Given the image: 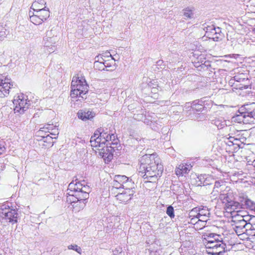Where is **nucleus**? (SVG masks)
Returning a JSON list of instances; mask_svg holds the SVG:
<instances>
[{"label": "nucleus", "instance_id": "obj_1", "mask_svg": "<svg viewBox=\"0 0 255 255\" xmlns=\"http://www.w3.org/2000/svg\"><path fill=\"white\" fill-rule=\"evenodd\" d=\"M139 162L138 175L147 179L145 182H155L158 177L161 175L163 167L156 154H145L140 158Z\"/></svg>", "mask_w": 255, "mask_h": 255}, {"label": "nucleus", "instance_id": "obj_2", "mask_svg": "<svg viewBox=\"0 0 255 255\" xmlns=\"http://www.w3.org/2000/svg\"><path fill=\"white\" fill-rule=\"evenodd\" d=\"M210 238H205L204 244L207 249V253L212 255H223L225 252V244L218 238L210 240Z\"/></svg>", "mask_w": 255, "mask_h": 255}, {"label": "nucleus", "instance_id": "obj_3", "mask_svg": "<svg viewBox=\"0 0 255 255\" xmlns=\"http://www.w3.org/2000/svg\"><path fill=\"white\" fill-rule=\"evenodd\" d=\"M68 191V192L67 194L68 196L67 197V201H69L71 204L76 203L78 202L80 204L82 203L80 207L83 208L85 205V201L88 198L82 197L83 193L75 188L74 181L71 182L69 184Z\"/></svg>", "mask_w": 255, "mask_h": 255}, {"label": "nucleus", "instance_id": "obj_4", "mask_svg": "<svg viewBox=\"0 0 255 255\" xmlns=\"http://www.w3.org/2000/svg\"><path fill=\"white\" fill-rule=\"evenodd\" d=\"M13 104L14 106V113L22 114L29 108L31 105V102L28 100L26 95L21 94L14 97L13 100Z\"/></svg>", "mask_w": 255, "mask_h": 255}, {"label": "nucleus", "instance_id": "obj_5", "mask_svg": "<svg viewBox=\"0 0 255 255\" xmlns=\"http://www.w3.org/2000/svg\"><path fill=\"white\" fill-rule=\"evenodd\" d=\"M0 216L13 224L17 222L18 213L15 209H11L9 206L4 204L0 206Z\"/></svg>", "mask_w": 255, "mask_h": 255}, {"label": "nucleus", "instance_id": "obj_6", "mask_svg": "<svg viewBox=\"0 0 255 255\" xmlns=\"http://www.w3.org/2000/svg\"><path fill=\"white\" fill-rule=\"evenodd\" d=\"M13 86L10 79L5 75H0V98L7 97L9 93L10 89Z\"/></svg>", "mask_w": 255, "mask_h": 255}, {"label": "nucleus", "instance_id": "obj_7", "mask_svg": "<svg viewBox=\"0 0 255 255\" xmlns=\"http://www.w3.org/2000/svg\"><path fill=\"white\" fill-rule=\"evenodd\" d=\"M88 91V86L86 83L85 79H82L81 83H78V85L75 87V89H72L71 91V96L72 98L80 97L83 99H86L84 96Z\"/></svg>", "mask_w": 255, "mask_h": 255}, {"label": "nucleus", "instance_id": "obj_8", "mask_svg": "<svg viewBox=\"0 0 255 255\" xmlns=\"http://www.w3.org/2000/svg\"><path fill=\"white\" fill-rule=\"evenodd\" d=\"M134 193L133 188H125L119 191L115 196L121 203L127 204L131 200Z\"/></svg>", "mask_w": 255, "mask_h": 255}, {"label": "nucleus", "instance_id": "obj_9", "mask_svg": "<svg viewBox=\"0 0 255 255\" xmlns=\"http://www.w3.org/2000/svg\"><path fill=\"white\" fill-rule=\"evenodd\" d=\"M230 188L226 186L223 182L217 181L214 183V186L211 194L215 197L222 194L224 191H229Z\"/></svg>", "mask_w": 255, "mask_h": 255}, {"label": "nucleus", "instance_id": "obj_10", "mask_svg": "<svg viewBox=\"0 0 255 255\" xmlns=\"http://www.w3.org/2000/svg\"><path fill=\"white\" fill-rule=\"evenodd\" d=\"M116 181L120 182L123 186V189L133 188L134 183L131 179L125 175H116L115 176Z\"/></svg>", "mask_w": 255, "mask_h": 255}, {"label": "nucleus", "instance_id": "obj_11", "mask_svg": "<svg viewBox=\"0 0 255 255\" xmlns=\"http://www.w3.org/2000/svg\"><path fill=\"white\" fill-rule=\"evenodd\" d=\"M240 110L243 111L244 116H246L248 119H254L255 120V103L247 104Z\"/></svg>", "mask_w": 255, "mask_h": 255}, {"label": "nucleus", "instance_id": "obj_12", "mask_svg": "<svg viewBox=\"0 0 255 255\" xmlns=\"http://www.w3.org/2000/svg\"><path fill=\"white\" fill-rule=\"evenodd\" d=\"M101 148H98V150L99 151V154L104 158H107L108 161H110L113 158L112 152L114 150H111L110 146L108 144H106V146L103 145V147H101Z\"/></svg>", "mask_w": 255, "mask_h": 255}, {"label": "nucleus", "instance_id": "obj_13", "mask_svg": "<svg viewBox=\"0 0 255 255\" xmlns=\"http://www.w3.org/2000/svg\"><path fill=\"white\" fill-rule=\"evenodd\" d=\"M85 181H83L82 182H76V183H74V185H75L76 189H78L83 193V198H88L89 193L91 191V189L88 185H85Z\"/></svg>", "mask_w": 255, "mask_h": 255}, {"label": "nucleus", "instance_id": "obj_14", "mask_svg": "<svg viewBox=\"0 0 255 255\" xmlns=\"http://www.w3.org/2000/svg\"><path fill=\"white\" fill-rule=\"evenodd\" d=\"M240 207L241 205L238 202L235 201L232 199L230 202H228V205H226V207H225L227 212L232 213L239 211Z\"/></svg>", "mask_w": 255, "mask_h": 255}, {"label": "nucleus", "instance_id": "obj_15", "mask_svg": "<svg viewBox=\"0 0 255 255\" xmlns=\"http://www.w3.org/2000/svg\"><path fill=\"white\" fill-rule=\"evenodd\" d=\"M101 137L96 135V131L94 134L91 136L90 139L91 145L93 147H103V145L106 144L105 142L103 143L101 139Z\"/></svg>", "mask_w": 255, "mask_h": 255}, {"label": "nucleus", "instance_id": "obj_16", "mask_svg": "<svg viewBox=\"0 0 255 255\" xmlns=\"http://www.w3.org/2000/svg\"><path fill=\"white\" fill-rule=\"evenodd\" d=\"M192 166L190 164H181L175 170L177 175L182 176L184 174L187 173L191 169Z\"/></svg>", "mask_w": 255, "mask_h": 255}, {"label": "nucleus", "instance_id": "obj_17", "mask_svg": "<svg viewBox=\"0 0 255 255\" xmlns=\"http://www.w3.org/2000/svg\"><path fill=\"white\" fill-rule=\"evenodd\" d=\"M34 11H35V13L38 15L37 16H39L42 21L46 20L49 17L50 11L49 9L46 8V6H44L41 9H37Z\"/></svg>", "mask_w": 255, "mask_h": 255}, {"label": "nucleus", "instance_id": "obj_18", "mask_svg": "<svg viewBox=\"0 0 255 255\" xmlns=\"http://www.w3.org/2000/svg\"><path fill=\"white\" fill-rule=\"evenodd\" d=\"M109 138L111 139L110 143H109L111 150H119V147H120L121 146L119 143V140L117 137V135L114 134H111Z\"/></svg>", "mask_w": 255, "mask_h": 255}, {"label": "nucleus", "instance_id": "obj_19", "mask_svg": "<svg viewBox=\"0 0 255 255\" xmlns=\"http://www.w3.org/2000/svg\"><path fill=\"white\" fill-rule=\"evenodd\" d=\"M95 59L96 61L94 63V67L99 70H105V65H104V59L103 58V56H96Z\"/></svg>", "mask_w": 255, "mask_h": 255}, {"label": "nucleus", "instance_id": "obj_20", "mask_svg": "<svg viewBox=\"0 0 255 255\" xmlns=\"http://www.w3.org/2000/svg\"><path fill=\"white\" fill-rule=\"evenodd\" d=\"M225 143L226 145L225 149L227 152L229 153H234L238 151L239 149H238V146H236L234 143V142L229 138L227 141H225Z\"/></svg>", "mask_w": 255, "mask_h": 255}, {"label": "nucleus", "instance_id": "obj_21", "mask_svg": "<svg viewBox=\"0 0 255 255\" xmlns=\"http://www.w3.org/2000/svg\"><path fill=\"white\" fill-rule=\"evenodd\" d=\"M232 197V193H229V191H224L219 195L220 200L223 203L225 204V207L228 205V202L231 201Z\"/></svg>", "mask_w": 255, "mask_h": 255}, {"label": "nucleus", "instance_id": "obj_22", "mask_svg": "<svg viewBox=\"0 0 255 255\" xmlns=\"http://www.w3.org/2000/svg\"><path fill=\"white\" fill-rule=\"evenodd\" d=\"M245 220L241 219L239 220L236 222L234 230L236 233L238 235H241L244 234V227H245Z\"/></svg>", "mask_w": 255, "mask_h": 255}, {"label": "nucleus", "instance_id": "obj_23", "mask_svg": "<svg viewBox=\"0 0 255 255\" xmlns=\"http://www.w3.org/2000/svg\"><path fill=\"white\" fill-rule=\"evenodd\" d=\"M204 30L206 31V35L209 38L213 39L216 32H217V27L214 25H208L204 28Z\"/></svg>", "mask_w": 255, "mask_h": 255}, {"label": "nucleus", "instance_id": "obj_24", "mask_svg": "<svg viewBox=\"0 0 255 255\" xmlns=\"http://www.w3.org/2000/svg\"><path fill=\"white\" fill-rule=\"evenodd\" d=\"M78 117L83 121H86L92 119L94 116L90 111L80 110L77 113Z\"/></svg>", "mask_w": 255, "mask_h": 255}, {"label": "nucleus", "instance_id": "obj_25", "mask_svg": "<svg viewBox=\"0 0 255 255\" xmlns=\"http://www.w3.org/2000/svg\"><path fill=\"white\" fill-rule=\"evenodd\" d=\"M52 33V31H47L46 32V36L44 38V40L45 41L44 45L46 47H49L51 45H49V43H55V40L57 39L56 37H51L50 36L51 35Z\"/></svg>", "mask_w": 255, "mask_h": 255}, {"label": "nucleus", "instance_id": "obj_26", "mask_svg": "<svg viewBox=\"0 0 255 255\" xmlns=\"http://www.w3.org/2000/svg\"><path fill=\"white\" fill-rule=\"evenodd\" d=\"M234 80L240 83H248L249 82L247 76L244 73H239L234 77Z\"/></svg>", "mask_w": 255, "mask_h": 255}, {"label": "nucleus", "instance_id": "obj_27", "mask_svg": "<svg viewBox=\"0 0 255 255\" xmlns=\"http://www.w3.org/2000/svg\"><path fill=\"white\" fill-rule=\"evenodd\" d=\"M108 54H110V56L111 57V60L110 61L109 60L106 61L104 60V65H105V69H106L107 71H113L116 69V66L115 64H113L114 61L113 60L114 59L112 57L111 54L110 53Z\"/></svg>", "mask_w": 255, "mask_h": 255}, {"label": "nucleus", "instance_id": "obj_28", "mask_svg": "<svg viewBox=\"0 0 255 255\" xmlns=\"http://www.w3.org/2000/svg\"><path fill=\"white\" fill-rule=\"evenodd\" d=\"M31 11L30 10L29 12V15L30 21L35 25L41 24L43 21L39 16H37L38 15L36 13H33L31 15Z\"/></svg>", "mask_w": 255, "mask_h": 255}, {"label": "nucleus", "instance_id": "obj_29", "mask_svg": "<svg viewBox=\"0 0 255 255\" xmlns=\"http://www.w3.org/2000/svg\"><path fill=\"white\" fill-rule=\"evenodd\" d=\"M46 4V2L44 0H36L34 1L31 5V8H32L33 10L41 9L43 5Z\"/></svg>", "mask_w": 255, "mask_h": 255}, {"label": "nucleus", "instance_id": "obj_30", "mask_svg": "<svg viewBox=\"0 0 255 255\" xmlns=\"http://www.w3.org/2000/svg\"><path fill=\"white\" fill-rule=\"evenodd\" d=\"M240 113V115H237L234 117L235 121L238 123H247L250 122V119H248L246 116H244V113L243 111Z\"/></svg>", "mask_w": 255, "mask_h": 255}, {"label": "nucleus", "instance_id": "obj_31", "mask_svg": "<svg viewBox=\"0 0 255 255\" xmlns=\"http://www.w3.org/2000/svg\"><path fill=\"white\" fill-rule=\"evenodd\" d=\"M96 135L101 137L102 141L103 143L105 142L106 143L107 139V136L108 133L107 132H105L103 128H99L96 131Z\"/></svg>", "mask_w": 255, "mask_h": 255}, {"label": "nucleus", "instance_id": "obj_32", "mask_svg": "<svg viewBox=\"0 0 255 255\" xmlns=\"http://www.w3.org/2000/svg\"><path fill=\"white\" fill-rule=\"evenodd\" d=\"M119 190V191H121L123 190V186L121 185L120 182H118L116 181V179L114 177V179L113 183V187L111 189V191L113 192H115V190Z\"/></svg>", "mask_w": 255, "mask_h": 255}, {"label": "nucleus", "instance_id": "obj_33", "mask_svg": "<svg viewBox=\"0 0 255 255\" xmlns=\"http://www.w3.org/2000/svg\"><path fill=\"white\" fill-rule=\"evenodd\" d=\"M193 111L197 112H202L204 109V106L201 104H199L196 101H194L191 106Z\"/></svg>", "mask_w": 255, "mask_h": 255}, {"label": "nucleus", "instance_id": "obj_34", "mask_svg": "<svg viewBox=\"0 0 255 255\" xmlns=\"http://www.w3.org/2000/svg\"><path fill=\"white\" fill-rule=\"evenodd\" d=\"M217 32H216L213 38V40L215 41H218L220 40H222L223 37V33L221 32V28L219 27H217Z\"/></svg>", "mask_w": 255, "mask_h": 255}, {"label": "nucleus", "instance_id": "obj_35", "mask_svg": "<svg viewBox=\"0 0 255 255\" xmlns=\"http://www.w3.org/2000/svg\"><path fill=\"white\" fill-rule=\"evenodd\" d=\"M43 132V130L40 129L38 132V135H40L42 137V139L44 142L45 141H49L50 142V140L52 138H54L53 137L49 136V134H47L46 136L42 135V132Z\"/></svg>", "mask_w": 255, "mask_h": 255}, {"label": "nucleus", "instance_id": "obj_36", "mask_svg": "<svg viewBox=\"0 0 255 255\" xmlns=\"http://www.w3.org/2000/svg\"><path fill=\"white\" fill-rule=\"evenodd\" d=\"M229 138L234 142V144L236 145V146H238V149H239L240 148H242V145L243 141H242L240 139L234 137L230 136Z\"/></svg>", "mask_w": 255, "mask_h": 255}, {"label": "nucleus", "instance_id": "obj_37", "mask_svg": "<svg viewBox=\"0 0 255 255\" xmlns=\"http://www.w3.org/2000/svg\"><path fill=\"white\" fill-rule=\"evenodd\" d=\"M158 86L156 84H154L153 83H150L148 84V89L150 90L151 92L154 94L157 93L158 89L157 88Z\"/></svg>", "mask_w": 255, "mask_h": 255}, {"label": "nucleus", "instance_id": "obj_38", "mask_svg": "<svg viewBox=\"0 0 255 255\" xmlns=\"http://www.w3.org/2000/svg\"><path fill=\"white\" fill-rule=\"evenodd\" d=\"M209 215H210V212L208 210V209H207L206 208H199V211H198V215L199 216H203H203H209Z\"/></svg>", "mask_w": 255, "mask_h": 255}, {"label": "nucleus", "instance_id": "obj_39", "mask_svg": "<svg viewBox=\"0 0 255 255\" xmlns=\"http://www.w3.org/2000/svg\"><path fill=\"white\" fill-rule=\"evenodd\" d=\"M199 208L196 207L192 209L189 213V218L192 217H198Z\"/></svg>", "mask_w": 255, "mask_h": 255}, {"label": "nucleus", "instance_id": "obj_40", "mask_svg": "<svg viewBox=\"0 0 255 255\" xmlns=\"http://www.w3.org/2000/svg\"><path fill=\"white\" fill-rule=\"evenodd\" d=\"M166 214L171 218H173L174 217V211L173 207L170 205L167 208Z\"/></svg>", "mask_w": 255, "mask_h": 255}, {"label": "nucleus", "instance_id": "obj_41", "mask_svg": "<svg viewBox=\"0 0 255 255\" xmlns=\"http://www.w3.org/2000/svg\"><path fill=\"white\" fill-rule=\"evenodd\" d=\"M68 249L69 250H72L75 251L76 252L80 254H81L82 252L81 248L76 245H70L68 246Z\"/></svg>", "mask_w": 255, "mask_h": 255}, {"label": "nucleus", "instance_id": "obj_42", "mask_svg": "<svg viewBox=\"0 0 255 255\" xmlns=\"http://www.w3.org/2000/svg\"><path fill=\"white\" fill-rule=\"evenodd\" d=\"M75 77H73V80L71 82V90L72 89H75V87L78 85V83H81L82 79H77V77H75V80L74 79Z\"/></svg>", "mask_w": 255, "mask_h": 255}, {"label": "nucleus", "instance_id": "obj_43", "mask_svg": "<svg viewBox=\"0 0 255 255\" xmlns=\"http://www.w3.org/2000/svg\"><path fill=\"white\" fill-rule=\"evenodd\" d=\"M6 35L5 28L0 26V40H3Z\"/></svg>", "mask_w": 255, "mask_h": 255}, {"label": "nucleus", "instance_id": "obj_44", "mask_svg": "<svg viewBox=\"0 0 255 255\" xmlns=\"http://www.w3.org/2000/svg\"><path fill=\"white\" fill-rule=\"evenodd\" d=\"M209 216H199L198 217V221H199L203 223V225H202V226L204 227L205 225V222H206L208 219Z\"/></svg>", "mask_w": 255, "mask_h": 255}, {"label": "nucleus", "instance_id": "obj_45", "mask_svg": "<svg viewBox=\"0 0 255 255\" xmlns=\"http://www.w3.org/2000/svg\"><path fill=\"white\" fill-rule=\"evenodd\" d=\"M216 126L218 128H222L226 125L225 121L220 122L219 120H216L215 122Z\"/></svg>", "mask_w": 255, "mask_h": 255}, {"label": "nucleus", "instance_id": "obj_46", "mask_svg": "<svg viewBox=\"0 0 255 255\" xmlns=\"http://www.w3.org/2000/svg\"><path fill=\"white\" fill-rule=\"evenodd\" d=\"M249 82L248 83H242L239 85H237L236 86L239 89H246L248 88L249 86Z\"/></svg>", "mask_w": 255, "mask_h": 255}, {"label": "nucleus", "instance_id": "obj_47", "mask_svg": "<svg viewBox=\"0 0 255 255\" xmlns=\"http://www.w3.org/2000/svg\"><path fill=\"white\" fill-rule=\"evenodd\" d=\"M184 15L187 18H191L193 15L192 11L189 9H185L184 12Z\"/></svg>", "mask_w": 255, "mask_h": 255}, {"label": "nucleus", "instance_id": "obj_48", "mask_svg": "<svg viewBox=\"0 0 255 255\" xmlns=\"http://www.w3.org/2000/svg\"><path fill=\"white\" fill-rule=\"evenodd\" d=\"M190 220L189 221V223L195 225L196 224H197L199 222V221H198V217H192L190 218Z\"/></svg>", "mask_w": 255, "mask_h": 255}, {"label": "nucleus", "instance_id": "obj_49", "mask_svg": "<svg viewBox=\"0 0 255 255\" xmlns=\"http://www.w3.org/2000/svg\"><path fill=\"white\" fill-rule=\"evenodd\" d=\"M207 238H210V240H214L215 238H218L219 236L215 234H210Z\"/></svg>", "mask_w": 255, "mask_h": 255}, {"label": "nucleus", "instance_id": "obj_50", "mask_svg": "<svg viewBox=\"0 0 255 255\" xmlns=\"http://www.w3.org/2000/svg\"><path fill=\"white\" fill-rule=\"evenodd\" d=\"M52 130H54L53 132H50V134L54 135L53 137L54 138H56L57 137V135L59 134V132L58 131V129H52Z\"/></svg>", "mask_w": 255, "mask_h": 255}, {"label": "nucleus", "instance_id": "obj_51", "mask_svg": "<svg viewBox=\"0 0 255 255\" xmlns=\"http://www.w3.org/2000/svg\"><path fill=\"white\" fill-rule=\"evenodd\" d=\"M163 64V61L162 60H158V61H157L156 66L158 69L162 68V66H164V65Z\"/></svg>", "mask_w": 255, "mask_h": 255}, {"label": "nucleus", "instance_id": "obj_52", "mask_svg": "<svg viewBox=\"0 0 255 255\" xmlns=\"http://www.w3.org/2000/svg\"><path fill=\"white\" fill-rule=\"evenodd\" d=\"M207 175H201L200 176L198 177L199 180L200 182V184H202V182H203V181L205 180V178L206 177H207Z\"/></svg>", "mask_w": 255, "mask_h": 255}, {"label": "nucleus", "instance_id": "obj_53", "mask_svg": "<svg viewBox=\"0 0 255 255\" xmlns=\"http://www.w3.org/2000/svg\"><path fill=\"white\" fill-rule=\"evenodd\" d=\"M208 177H206L205 180L202 182L203 186H205L208 184H210V183L209 182V179H208Z\"/></svg>", "mask_w": 255, "mask_h": 255}, {"label": "nucleus", "instance_id": "obj_54", "mask_svg": "<svg viewBox=\"0 0 255 255\" xmlns=\"http://www.w3.org/2000/svg\"><path fill=\"white\" fill-rule=\"evenodd\" d=\"M5 148L4 146H1L0 144V155L2 154L5 151Z\"/></svg>", "mask_w": 255, "mask_h": 255}, {"label": "nucleus", "instance_id": "obj_55", "mask_svg": "<svg viewBox=\"0 0 255 255\" xmlns=\"http://www.w3.org/2000/svg\"><path fill=\"white\" fill-rule=\"evenodd\" d=\"M255 229H254L253 228H252V229L251 230V231L250 232V233H248V234L254 236L253 234L255 233Z\"/></svg>", "mask_w": 255, "mask_h": 255}, {"label": "nucleus", "instance_id": "obj_56", "mask_svg": "<svg viewBox=\"0 0 255 255\" xmlns=\"http://www.w3.org/2000/svg\"><path fill=\"white\" fill-rule=\"evenodd\" d=\"M111 134H108V136H107V138H106V139H107V142H106V144H108V145H109V143H110V140H111V139L109 138V136H110Z\"/></svg>", "mask_w": 255, "mask_h": 255}, {"label": "nucleus", "instance_id": "obj_57", "mask_svg": "<svg viewBox=\"0 0 255 255\" xmlns=\"http://www.w3.org/2000/svg\"><path fill=\"white\" fill-rule=\"evenodd\" d=\"M50 125H47L46 127H45H45H43V128H41V129H42V128H43V129H44V128H46V129H47L49 130V129H50Z\"/></svg>", "mask_w": 255, "mask_h": 255}, {"label": "nucleus", "instance_id": "obj_58", "mask_svg": "<svg viewBox=\"0 0 255 255\" xmlns=\"http://www.w3.org/2000/svg\"><path fill=\"white\" fill-rule=\"evenodd\" d=\"M54 49L52 47H50V50L48 51L49 53H52L53 52H54Z\"/></svg>", "mask_w": 255, "mask_h": 255}, {"label": "nucleus", "instance_id": "obj_59", "mask_svg": "<svg viewBox=\"0 0 255 255\" xmlns=\"http://www.w3.org/2000/svg\"><path fill=\"white\" fill-rule=\"evenodd\" d=\"M105 0H100L101 2H104Z\"/></svg>", "mask_w": 255, "mask_h": 255}, {"label": "nucleus", "instance_id": "obj_60", "mask_svg": "<svg viewBox=\"0 0 255 255\" xmlns=\"http://www.w3.org/2000/svg\"><path fill=\"white\" fill-rule=\"evenodd\" d=\"M71 200H75V197H74L73 198H71Z\"/></svg>", "mask_w": 255, "mask_h": 255}, {"label": "nucleus", "instance_id": "obj_61", "mask_svg": "<svg viewBox=\"0 0 255 255\" xmlns=\"http://www.w3.org/2000/svg\"><path fill=\"white\" fill-rule=\"evenodd\" d=\"M103 61L102 59V58H100V61Z\"/></svg>", "mask_w": 255, "mask_h": 255}, {"label": "nucleus", "instance_id": "obj_62", "mask_svg": "<svg viewBox=\"0 0 255 255\" xmlns=\"http://www.w3.org/2000/svg\"><path fill=\"white\" fill-rule=\"evenodd\" d=\"M33 13H34V12L31 11V15H32Z\"/></svg>", "mask_w": 255, "mask_h": 255}, {"label": "nucleus", "instance_id": "obj_63", "mask_svg": "<svg viewBox=\"0 0 255 255\" xmlns=\"http://www.w3.org/2000/svg\"><path fill=\"white\" fill-rule=\"evenodd\" d=\"M254 32H255V28L254 29Z\"/></svg>", "mask_w": 255, "mask_h": 255}, {"label": "nucleus", "instance_id": "obj_64", "mask_svg": "<svg viewBox=\"0 0 255 255\" xmlns=\"http://www.w3.org/2000/svg\"><path fill=\"white\" fill-rule=\"evenodd\" d=\"M254 210H255V206L254 207Z\"/></svg>", "mask_w": 255, "mask_h": 255}]
</instances>
